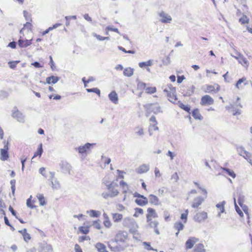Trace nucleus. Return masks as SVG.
Here are the masks:
<instances>
[{
    "label": "nucleus",
    "instance_id": "f03ea898",
    "mask_svg": "<svg viewBox=\"0 0 252 252\" xmlns=\"http://www.w3.org/2000/svg\"><path fill=\"white\" fill-rule=\"evenodd\" d=\"M118 242H116L114 240H112L108 242V246L111 251L114 252H120L123 251L127 246H122L120 245L117 244Z\"/></svg>",
    "mask_w": 252,
    "mask_h": 252
},
{
    "label": "nucleus",
    "instance_id": "0eeeda50",
    "mask_svg": "<svg viewBox=\"0 0 252 252\" xmlns=\"http://www.w3.org/2000/svg\"><path fill=\"white\" fill-rule=\"evenodd\" d=\"M214 100L213 98H212L209 95H204L201 97L200 104L203 106H205L207 105H212L214 104Z\"/></svg>",
    "mask_w": 252,
    "mask_h": 252
},
{
    "label": "nucleus",
    "instance_id": "39448f33",
    "mask_svg": "<svg viewBox=\"0 0 252 252\" xmlns=\"http://www.w3.org/2000/svg\"><path fill=\"white\" fill-rule=\"evenodd\" d=\"M158 15L161 18L160 21L162 23H170L172 20L171 16L163 11H161Z\"/></svg>",
    "mask_w": 252,
    "mask_h": 252
},
{
    "label": "nucleus",
    "instance_id": "f8f14e48",
    "mask_svg": "<svg viewBox=\"0 0 252 252\" xmlns=\"http://www.w3.org/2000/svg\"><path fill=\"white\" fill-rule=\"evenodd\" d=\"M95 144L94 143L91 144L89 143H87L83 146H80L78 148V153L81 154L85 153L87 150L91 148V146Z\"/></svg>",
    "mask_w": 252,
    "mask_h": 252
},
{
    "label": "nucleus",
    "instance_id": "1a4fd4ad",
    "mask_svg": "<svg viewBox=\"0 0 252 252\" xmlns=\"http://www.w3.org/2000/svg\"><path fill=\"white\" fill-rule=\"evenodd\" d=\"M60 166L63 173H68L69 174H70V170L71 169V166L70 164L66 161H62L60 163Z\"/></svg>",
    "mask_w": 252,
    "mask_h": 252
},
{
    "label": "nucleus",
    "instance_id": "58836bf2",
    "mask_svg": "<svg viewBox=\"0 0 252 252\" xmlns=\"http://www.w3.org/2000/svg\"><path fill=\"white\" fill-rule=\"evenodd\" d=\"M204 91L205 93H211L213 91H215L214 86L212 85H206L204 86Z\"/></svg>",
    "mask_w": 252,
    "mask_h": 252
},
{
    "label": "nucleus",
    "instance_id": "13d9d810",
    "mask_svg": "<svg viewBox=\"0 0 252 252\" xmlns=\"http://www.w3.org/2000/svg\"><path fill=\"white\" fill-rule=\"evenodd\" d=\"M146 90L148 93L154 94L156 92V88L155 87H148Z\"/></svg>",
    "mask_w": 252,
    "mask_h": 252
},
{
    "label": "nucleus",
    "instance_id": "79ce46f5",
    "mask_svg": "<svg viewBox=\"0 0 252 252\" xmlns=\"http://www.w3.org/2000/svg\"><path fill=\"white\" fill-rule=\"evenodd\" d=\"M243 158L247 160V161L252 165V160L250 157V154L248 151H244V154L243 156Z\"/></svg>",
    "mask_w": 252,
    "mask_h": 252
},
{
    "label": "nucleus",
    "instance_id": "5701e85b",
    "mask_svg": "<svg viewBox=\"0 0 252 252\" xmlns=\"http://www.w3.org/2000/svg\"><path fill=\"white\" fill-rule=\"evenodd\" d=\"M176 93H166L168 99L173 103H176L177 101V97Z\"/></svg>",
    "mask_w": 252,
    "mask_h": 252
},
{
    "label": "nucleus",
    "instance_id": "49530a36",
    "mask_svg": "<svg viewBox=\"0 0 252 252\" xmlns=\"http://www.w3.org/2000/svg\"><path fill=\"white\" fill-rule=\"evenodd\" d=\"M195 90V87L194 86H192L190 88H189L187 90L186 94H184L185 96H190L193 93Z\"/></svg>",
    "mask_w": 252,
    "mask_h": 252
},
{
    "label": "nucleus",
    "instance_id": "ea45409f",
    "mask_svg": "<svg viewBox=\"0 0 252 252\" xmlns=\"http://www.w3.org/2000/svg\"><path fill=\"white\" fill-rule=\"evenodd\" d=\"M158 124H150V127L149 129V133L150 135H152L153 130H158V127L157 126Z\"/></svg>",
    "mask_w": 252,
    "mask_h": 252
},
{
    "label": "nucleus",
    "instance_id": "473e14b6",
    "mask_svg": "<svg viewBox=\"0 0 252 252\" xmlns=\"http://www.w3.org/2000/svg\"><path fill=\"white\" fill-rule=\"evenodd\" d=\"M174 227L178 230V232L176 233V236H177L179 231L183 229L184 224L181 222H177L175 223Z\"/></svg>",
    "mask_w": 252,
    "mask_h": 252
},
{
    "label": "nucleus",
    "instance_id": "b1692460",
    "mask_svg": "<svg viewBox=\"0 0 252 252\" xmlns=\"http://www.w3.org/2000/svg\"><path fill=\"white\" fill-rule=\"evenodd\" d=\"M87 214L93 218H98L100 215V212L94 210H91L86 212Z\"/></svg>",
    "mask_w": 252,
    "mask_h": 252
},
{
    "label": "nucleus",
    "instance_id": "603ef678",
    "mask_svg": "<svg viewBox=\"0 0 252 252\" xmlns=\"http://www.w3.org/2000/svg\"><path fill=\"white\" fill-rule=\"evenodd\" d=\"M3 208L4 207H0V219H1L3 216L4 220H9L7 217L5 216Z\"/></svg>",
    "mask_w": 252,
    "mask_h": 252
},
{
    "label": "nucleus",
    "instance_id": "cd10ccee",
    "mask_svg": "<svg viewBox=\"0 0 252 252\" xmlns=\"http://www.w3.org/2000/svg\"><path fill=\"white\" fill-rule=\"evenodd\" d=\"M164 92L166 93H176L175 88L173 87L171 84L167 85V87L163 89Z\"/></svg>",
    "mask_w": 252,
    "mask_h": 252
},
{
    "label": "nucleus",
    "instance_id": "e433bc0d",
    "mask_svg": "<svg viewBox=\"0 0 252 252\" xmlns=\"http://www.w3.org/2000/svg\"><path fill=\"white\" fill-rule=\"evenodd\" d=\"M178 102L179 103V106L180 108L183 109L184 110L189 113L190 107L189 105H185L180 101H178Z\"/></svg>",
    "mask_w": 252,
    "mask_h": 252
},
{
    "label": "nucleus",
    "instance_id": "052dcab7",
    "mask_svg": "<svg viewBox=\"0 0 252 252\" xmlns=\"http://www.w3.org/2000/svg\"><path fill=\"white\" fill-rule=\"evenodd\" d=\"M135 129H138L137 131H136V133L137 135L140 136H142L144 135V131L142 128L140 127H136Z\"/></svg>",
    "mask_w": 252,
    "mask_h": 252
},
{
    "label": "nucleus",
    "instance_id": "ddd939ff",
    "mask_svg": "<svg viewBox=\"0 0 252 252\" xmlns=\"http://www.w3.org/2000/svg\"><path fill=\"white\" fill-rule=\"evenodd\" d=\"M148 214H147V220H151L152 218H156L158 217L155 210L151 208H149L147 210Z\"/></svg>",
    "mask_w": 252,
    "mask_h": 252
},
{
    "label": "nucleus",
    "instance_id": "09e8293b",
    "mask_svg": "<svg viewBox=\"0 0 252 252\" xmlns=\"http://www.w3.org/2000/svg\"><path fill=\"white\" fill-rule=\"evenodd\" d=\"M132 227H130L129 228V231L132 233L135 234L137 231V229L138 228V225L135 222L132 224Z\"/></svg>",
    "mask_w": 252,
    "mask_h": 252
},
{
    "label": "nucleus",
    "instance_id": "de8ad7c7",
    "mask_svg": "<svg viewBox=\"0 0 252 252\" xmlns=\"http://www.w3.org/2000/svg\"><path fill=\"white\" fill-rule=\"evenodd\" d=\"M79 230L84 234H87L89 231V227L87 226H80L79 227Z\"/></svg>",
    "mask_w": 252,
    "mask_h": 252
},
{
    "label": "nucleus",
    "instance_id": "0e129e2a",
    "mask_svg": "<svg viewBox=\"0 0 252 252\" xmlns=\"http://www.w3.org/2000/svg\"><path fill=\"white\" fill-rule=\"evenodd\" d=\"M9 211L11 212L12 215L16 217V219H18L19 220H22L18 219V217L16 216V212L13 209V208L10 206L9 207Z\"/></svg>",
    "mask_w": 252,
    "mask_h": 252
},
{
    "label": "nucleus",
    "instance_id": "6ab92c4d",
    "mask_svg": "<svg viewBox=\"0 0 252 252\" xmlns=\"http://www.w3.org/2000/svg\"><path fill=\"white\" fill-rule=\"evenodd\" d=\"M135 202L139 206H144L148 204V200L147 197L143 196V197L135 199Z\"/></svg>",
    "mask_w": 252,
    "mask_h": 252
},
{
    "label": "nucleus",
    "instance_id": "c756f323",
    "mask_svg": "<svg viewBox=\"0 0 252 252\" xmlns=\"http://www.w3.org/2000/svg\"><path fill=\"white\" fill-rule=\"evenodd\" d=\"M149 202L150 203L154 205H158V199L157 196L153 194H150L149 196Z\"/></svg>",
    "mask_w": 252,
    "mask_h": 252
},
{
    "label": "nucleus",
    "instance_id": "69168bd1",
    "mask_svg": "<svg viewBox=\"0 0 252 252\" xmlns=\"http://www.w3.org/2000/svg\"><path fill=\"white\" fill-rule=\"evenodd\" d=\"M163 63L165 65H168L170 63V59L169 56H167L164 59L162 60Z\"/></svg>",
    "mask_w": 252,
    "mask_h": 252
},
{
    "label": "nucleus",
    "instance_id": "338daca9",
    "mask_svg": "<svg viewBox=\"0 0 252 252\" xmlns=\"http://www.w3.org/2000/svg\"><path fill=\"white\" fill-rule=\"evenodd\" d=\"M239 21L242 24H244L248 22V19L246 16L241 18L239 19Z\"/></svg>",
    "mask_w": 252,
    "mask_h": 252
},
{
    "label": "nucleus",
    "instance_id": "5fc2aeb1",
    "mask_svg": "<svg viewBox=\"0 0 252 252\" xmlns=\"http://www.w3.org/2000/svg\"><path fill=\"white\" fill-rule=\"evenodd\" d=\"M10 183L11 185V188L12 193L13 195H14L15 191L16 189V188H15L16 181L15 180H12L10 181Z\"/></svg>",
    "mask_w": 252,
    "mask_h": 252
},
{
    "label": "nucleus",
    "instance_id": "37998d69",
    "mask_svg": "<svg viewBox=\"0 0 252 252\" xmlns=\"http://www.w3.org/2000/svg\"><path fill=\"white\" fill-rule=\"evenodd\" d=\"M86 91L88 93H94L98 94L99 96L100 95V91L97 88H94L92 89H87Z\"/></svg>",
    "mask_w": 252,
    "mask_h": 252
},
{
    "label": "nucleus",
    "instance_id": "864d4df0",
    "mask_svg": "<svg viewBox=\"0 0 252 252\" xmlns=\"http://www.w3.org/2000/svg\"><path fill=\"white\" fill-rule=\"evenodd\" d=\"M113 218L114 220H121L123 219V216L121 214H114Z\"/></svg>",
    "mask_w": 252,
    "mask_h": 252
},
{
    "label": "nucleus",
    "instance_id": "f3484780",
    "mask_svg": "<svg viewBox=\"0 0 252 252\" xmlns=\"http://www.w3.org/2000/svg\"><path fill=\"white\" fill-rule=\"evenodd\" d=\"M107 189L110 191L111 196L112 197L117 196L119 193V191L114 188L112 183H110L109 185H107Z\"/></svg>",
    "mask_w": 252,
    "mask_h": 252
},
{
    "label": "nucleus",
    "instance_id": "680f3d73",
    "mask_svg": "<svg viewBox=\"0 0 252 252\" xmlns=\"http://www.w3.org/2000/svg\"><path fill=\"white\" fill-rule=\"evenodd\" d=\"M73 217L74 219H77L78 220H86V218H85V216L81 214L78 215H74Z\"/></svg>",
    "mask_w": 252,
    "mask_h": 252
},
{
    "label": "nucleus",
    "instance_id": "2f4dec72",
    "mask_svg": "<svg viewBox=\"0 0 252 252\" xmlns=\"http://www.w3.org/2000/svg\"><path fill=\"white\" fill-rule=\"evenodd\" d=\"M235 58L238 59L239 63L242 65L247 64L248 63V61L247 59L240 54H239L238 57H235Z\"/></svg>",
    "mask_w": 252,
    "mask_h": 252
},
{
    "label": "nucleus",
    "instance_id": "dca6fc26",
    "mask_svg": "<svg viewBox=\"0 0 252 252\" xmlns=\"http://www.w3.org/2000/svg\"><path fill=\"white\" fill-rule=\"evenodd\" d=\"M204 201V199L200 196L195 198L193 199V203L191 205L193 208H197Z\"/></svg>",
    "mask_w": 252,
    "mask_h": 252
},
{
    "label": "nucleus",
    "instance_id": "393cba45",
    "mask_svg": "<svg viewBox=\"0 0 252 252\" xmlns=\"http://www.w3.org/2000/svg\"><path fill=\"white\" fill-rule=\"evenodd\" d=\"M192 116L195 120H202L203 119L202 116L199 113L198 109L196 108L192 112Z\"/></svg>",
    "mask_w": 252,
    "mask_h": 252
},
{
    "label": "nucleus",
    "instance_id": "6e6d98bb",
    "mask_svg": "<svg viewBox=\"0 0 252 252\" xmlns=\"http://www.w3.org/2000/svg\"><path fill=\"white\" fill-rule=\"evenodd\" d=\"M237 151L241 156H243L244 151H246L243 146H239L237 147Z\"/></svg>",
    "mask_w": 252,
    "mask_h": 252
},
{
    "label": "nucleus",
    "instance_id": "72a5a7b5",
    "mask_svg": "<svg viewBox=\"0 0 252 252\" xmlns=\"http://www.w3.org/2000/svg\"><path fill=\"white\" fill-rule=\"evenodd\" d=\"M193 252H205L203 245L202 244L196 245L193 250Z\"/></svg>",
    "mask_w": 252,
    "mask_h": 252
},
{
    "label": "nucleus",
    "instance_id": "a211bd4d",
    "mask_svg": "<svg viewBox=\"0 0 252 252\" xmlns=\"http://www.w3.org/2000/svg\"><path fill=\"white\" fill-rule=\"evenodd\" d=\"M207 218V213L205 212H202L197 213L194 216V219L195 220H203Z\"/></svg>",
    "mask_w": 252,
    "mask_h": 252
},
{
    "label": "nucleus",
    "instance_id": "f704fd0d",
    "mask_svg": "<svg viewBox=\"0 0 252 252\" xmlns=\"http://www.w3.org/2000/svg\"><path fill=\"white\" fill-rule=\"evenodd\" d=\"M158 225V222H156V221H151L149 224V225L150 227L154 228V231L155 232V233L157 235H158V234H159V232L157 228Z\"/></svg>",
    "mask_w": 252,
    "mask_h": 252
},
{
    "label": "nucleus",
    "instance_id": "7ed1b4c3",
    "mask_svg": "<svg viewBox=\"0 0 252 252\" xmlns=\"http://www.w3.org/2000/svg\"><path fill=\"white\" fill-rule=\"evenodd\" d=\"M128 238L127 233L124 231H119L116 234L114 241L125 243Z\"/></svg>",
    "mask_w": 252,
    "mask_h": 252
},
{
    "label": "nucleus",
    "instance_id": "4d7b16f0",
    "mask_svg": "<svg viewBox=\"0 0 252 252\" xmlns=\"http://www.w3.org/2000/svg\"><path fill=\"white\" fill-rule=\"evenodd\" d=\"M19 62V61H14L12 62L10 61L8 62V64L9 65V67L14 69L16 67L17 64Z\"/></svg>",
    "mask_w": 252,
    "mask_h": 252
},
{
    "label": "nucleus",
    "instance_id": "c85d7f7f",
    "mask_svg": "<svg viewBox=\"0 0 252 252\" xmlns=\"http://www.w3.org/2000/svg\"><path fill=\"white\" fill-rule=\"evenodd\" d=\"M95 247L99 252H106V246L102 243H96L95 245Z\"/></svg>",
    "mask_w": 252,
    "mask_h": 252
},
{
    "label": "nucleus",
    "instance_id": "20e7f679",
    "mask_svg": "<svg viewBox=\"0 0 252 252\" xmlns=\"http://www.w3.org/2000/svg\"><path fill=\"white\" fill-rule=\"evenodd\" d=\"M145 108L152 111L155 114L162 112L161 107L157 103H148L144 105Z\"/></svg>",
    "mask_w": 252,
    "mask_h": 252
},
{
    "label": "nucleus",
    "instance_id": "c9c22d12",
    "mask_svg": "<svg viewBox=\"0 0 252 252\" xmlns=\"http://www.w3.org/2000/svg\"><path fill=\"white\" fill-rule=\"evenodd\" d=\"M43 153L42 144L41 143L39 145L37 151L34 153L32 159L39 156L40 157Z\"/></svg>",
    "mask_w": 252,
    "mask_h": 252
},
{
    "label": "nucleus",
    "instance_id": "8fccbe9b",
    "mask_svg": "<svg viewBox=\"0 0 252 252\" xmlns=\"http://www.w3.org/2000/svg\"><path fill=\"white\" fill-rule=\"evenodd\" d=\"M120 185L121 186H122L123 188V193H125L126 192L127 190L126 189L128 188V185L127 184L124 182V181H122L120 182Z\"/></svg>",
    "mask_w": 252,
    "mask_h": 252
},
{
    "label": "nucleus",
    "instance_id": "3c124183",
    "mask_svg": "<svg viewBox=\"0 0 252 252\" xmlns=\"http://www.w3.org/2000/svg\"><path fill=\"white\" fill-rule=\"evenodd\" d=\"M225 203V202L223 201L221 203L217 204L216 205L217 208L220 210L221 213H223L224 212V205Z\"/></svg>",
    "mask_w": 252,
    "mask_h": 252
},
{
    "label": "nucleus",
    "instance_id": "9d476101",
    "mask_svg": "<svg viewBox=\"0 0 252 252\" xmlns=\"http://www.w3.org/2000/svg\"><path fill=\"white\" fill-rule=\"evenodd\" d=\"M198 241V239L192 237H190L186 241V248L187 249H191L194 245Z\"/></svg>",
    "mask_w": 252,
    "mask_h": 252
},
{
    "label": "nucleus",
    "instance_id": "9b49d317",
    "mask_svg": "<svg viewBox=\"0 0 252 252\" xmlns=\"http://www.w3.org/2000/svg\"><path fill=\"white\" fill-rule=\"evenodd\" d=\"M39 252H52L53 249L52 246L46 243L41 244L39 250Z\"/></svg>",
    "mask_w": 252,
    "mask_h": 252
},
{
    "label": "nucleus",
    "instance_id": "bf43d9fd",
    "mask_svg": "<svg viewBox=\"0 0 252 252\" xmlns=\"http://www.w3.org/2000/svg\"><path fill=\"white\" fill-rule=\"evenodd\" d=\"M193 183H194V184L196 186H197V187H198V188L199 189H200L201 190H202V191L203 192V193H204V195H205V198H206V197H207V190H206L205 189H203V188H201V187L199 186V185L197 182H194Z\"/></svg>",
    "mask_w": 252,
    "mask_h": 252
},
{
    "label": "nucleus",
    "instance_id": "a19ab883",
    "mask_svg": "<svg viewBox=\"0 0 252 252\" xmlns=\"http://www.w3.org/2000/svg\"><path fill=\"white\" fill-rule=\"evenodd\" d=\"M37 197L38 199V201L39 202L40 205L43 206L45 204V201L44 199V196L42 194H38L37 195Z\"/></svg>",
    "mask_w": 252,
    "mask_h": 252
},
{
    "label": "nucleus",
    "instance_id": "6e6552de",
    "mask_svg": "<svg viewBox=\"0 0 252 252\" xmlns=\"http://www.w3.org/2000/svg\"><path fill=\"white\" fill-rule=\"evenodd\" d=\"M50 177L49 180H51L52 188L53 189H59L60 188V185L59 181L55 178V173L53 172H50Z\"/></svg>",
    "mask_w": 252,
    "mask_h": 252
},
{
    "label": "nucleus",
    "instance_id": "f257e3e1",
    "mask_svg": "<svg viewBox=\"0 0 252 252\" xmlns=\"http://www.w3.org/2000/svg\"><path fill=\"white\" fill-rule=\"evenodd\" d=\"M239 100L240 97H237L235 103L232 104H230L229 105L226 106L225 107L226 109L228 110H230L233 112V115L234 116L240 115L241 114L240 110L242 108V105L240 102H239Z\"/></svg>",
    "mask_w": 252,
    "mask_h": 252
},
{
    "label": "nucleus",
    "instance_id": "774afa93",
    "mask_svg": "<svg viewBox=\"0 0 252 252\" xmlns=\"http://www.w3.org/2000/svg\"><path fill=\"white\" fill-rule=\"evenodd\" d=\"M101 195L105 199H107L109 197H112L111 193L109 192H103Z\"/></svg>",
    "mask_w": 252,
    "mask_h": 252
},
{
    "label": "nucleus",
    "instance_id": "a18cd8bd",
    "mask_svg": "<svg viewBox=\"0 0 252 252\" xmlns=\"http://www.w3.org/2000/svg\"><path fill=\"white\" fill-rule=\"evenodd\" d=\"M246 80V78H245V77H243L240 79H239L238 80V81L237 82L236 84V87L237 88V89H239V86L242 83H244V85H246L248 84V83L247 82H245Z\"/></svg>",
    "mask_w": 252,
    "mask_h": 252
},
{
    "label": "nucleus",
    "instance_id": "a878e982",
    "mask_svg": "<svg viewBox=\"0 0 252 252\" xmlns=\"http://www.w3.org/2000/svg\"><path fill=\"white\" fill-rule=\"evenodd\" d=\"M134 72V69L131 67H126L124 69L123 74L126 77H131Z\"/></svg>",
    "mask_w": 252,
    "mask_h": 252
},
{
    "label": "nucleus",
    "instance_id": "4be33fe9",
    "mask_svg": "<svg viewBox=\"0 0 252 252\" xmlns=\"http://www.w3.org/2000/svg\"><path fill=\"white\" fill-rule=\"evenodd\" d=\"M18 231L22 234L25 242H28V241L31 239L30 234L27 233V229L26 228L19 230Z\"/></svg>",
    "mask_w": 252,
    "mask_h": 252
},
{
    "label": "nucleus",
    "instance_id": "412c9836",
    "mask_svg": "<svg viewBox=\"0 0 252 252\" xmlns=\"http://www.w3.org/2000/svg\"><path fill=\"white\" fill-rule=\"evenodd\" d=\"M60 80V77L52 75L47 77L46 79V83L48 84H55Z\"/></svg>",
    "mask_w": 252,
    "mask_h": 252
},
{
    "label": "nucleus",
    "instance_id": "bb28decb",
    "mask_svg": "<svg viewBox=\"0 0 252 252\" xmlns=\"http://www.w3.org/2000/svg\"><path fill=\"white\" fill-rule=\"evenodd\" d=\"M9 158L8 151L0 149V159L2 161L7 160Z\"/></svg>",
    "mask_w": 252,
    "mask_h": 252
},
{
    "label": "nucleus",
    "instance_id": "e2e57ef3",
    "mask_svg": "<svg viewBox=\"0 0 252 252\" xmlns=\"http://www.w3.org/2000/svg\"><path fill=\"white\" fill-rule=\"evenodd\" d=\"M188 214V210H186L185 212L181 215V219L182 220H187Z\"/></svg>",
    "mask_w": 252,
    "mask_h": 252
},
{
    "label": "nucleus",
    "instance_id": "aec40b11",
    "mask_svg": "<svg viewBox=\"0 0 252 252\" xmlns=\"http://www.w3.org/2000/svg\"><path fill=\"white\" fill-rule=\"evenodd\" d=\"M150 166L149 165L147 164H142L140 166H139L137 169L136 172L138 173H144L148 172L149 170Z\"/></svg>",
    "mask_w": 252,
    "mask_h": 252
},
{
    "label": "nucleus",
    "instance_id": "c03bdc74",
    "mask_svg": "<svg viewBox=\"0 0 252 252\" xmlns=\"http://www.w3.org/2000/svg\"><path fill=\"white\" fill-rule=\"evenodd\" d=\"M143 245L144 246L145 248L148 251H155L156 252L158 251L157 249H154L151 246L150 243L149 242H144L143 243Z\"/></svg>",
    "mask_w": 252,
    "mask_h": 252
},
{
    "label": "nucleus",
    "instance_id": "423d86ee",
    "mask_svg": "<svg viewBox=\"0 0 252 252\" xmlns=\"http://www.w3.org/2000/svg\"><path fill=\"white\" fill-rule=\"evenodd\" d=\"M12 116L16 118L17 120L20 123H24L25 117L16 107L14 108L12 114Z\"/></svg>",
    "mask_w": 252,
    "mask_h": 252
},
{
    "label": "nucleus",
    "instance_id": "4468645a",
    "mask_svg": "<svg viewBox=\"0 0 252 252\" xmlns=\"http://www.w3.org/2000/svg\"><path fill=\"white\" fill-rule=\"evenodd\" d=\"M108 97L109 99L114 104L118 103V96L115 91H112L109 94Z\"/></svg>",
    "mask_w": 252,
    "mask_h": 252
},
{
    "label": "nucleus",
    "instance_id": "7c9ffc66",
    "mask_svg": "<svg viewBox=\"0 0 252 252\" xmlns=\"http://www.w3.org/2000/svg\"><path fill=\"white\" fill-rule=\"evenodd\" d=\"M221 169L225 171L226 173H227L229 176L232 177L233 178H235L236 177V174L234 172L229 168L226 167H221Z\"/></svg>",
    "mask_w": 252,
    "mask_h": 252
},
{
    "label": "nucleus",
    "instance_id": "2eb2a0df",
    "mask_svg": "<svg viewBox=\"0 0 252 252\" xmlns=\"http://www.w3.org/2000/svg\"><path fill=\"white\" fill-rule=\"evenodd\" d=\"M32 40H28L26 39L25 40H23L21 39V37H20V39L18 41V45L21 48H25L28 47V46L32 44L31 42Z\"/></svg>",
    "mask_w": 252,
    "mask_h": 252
},
{
    "label": "nucleus",
    "instance_id": "4c0bfd02",
    "mask_svg": "<svg viewBox=\"0 0 252 252\" xmlns=\"http://www.w3.org/2000/svg\"><path fill=\"white\" fill-rule=\"evenodd\" d=\"M152 64L153 61L151 60L145 62H140L138 64L139 67L141 68H143L146 66H151Z\"/></svg>",
    "mask_w": 252,
    "mask_h": 252
}]
</instances>
